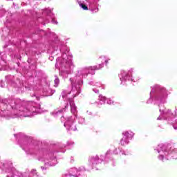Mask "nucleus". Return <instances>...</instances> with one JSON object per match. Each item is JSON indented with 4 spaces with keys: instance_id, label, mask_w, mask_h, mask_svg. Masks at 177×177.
<instances>
[{
    "instance_id": "nucleus-1",
    "label": "nucleus",
    "mask_w": 177,
    "mask_h": 177,
    "mask_svg": "<svg viewBox=\"0 0 177 177\" xmlns=\"http://www.w3.org/2000/svg\"><path fill=\"white\" fill-rule=\"evenodd\" d=\"M80 6H81V8H82V9H84V10H88V6H86L85 4L84 3H81L80 4Z\"/></svg>"
},
{
    "instance_id": "nucleus-2",
    "label": "nucleus",
    "mask_w": 177,
    "mask_h": 177,
    "mask_svg": "<svg viewBox=\"0 0 177 177\" xmlns=\"http://www.w3.org/2000/svg\"><path fill=\"white\" fill-rule=\"evenodd\" d=\"M55 82H59V80L56 79V80H55Z\"/></svg>"
},
{
    "instance_id": "nucleus-3",
    "label": "nucleus",
    "mask_w": 177,
    "mask_h": 177,
    "mask_svg": "<svg viewBox=\"0 0 177 177\" xmlns=\"http://www.w3.org/2000/svg\"><path fill=\"white\" fill-rule=\"evenodd\" d=\"M106 64H107V63H109V61H105Z\"/></svg>"
}]
</instances>
